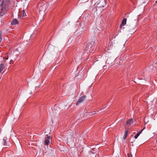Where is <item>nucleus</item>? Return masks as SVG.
I'll return each instance as SVG.
<instances>
[{"label": "nucleus", "mask_w": 157, "mask_h": 157, "mask_svg": "<svg viewBox=\"0 0 157 157\" xmlns=\"http://www.w3.org/2000/svg\"><path fill=\"white\" fill-rule=\"evenodd\" d=\"M2 40V32H0V43H1Z\"/></svg>", "instance_id": "obj_15"}, {"label": "nucleus", "mask_w": 157, "mask_h": 157, "mask_svg": "<svg viewBox=\"0 0 157 157\" xmlns=\"http://www.w3.org/2000/svg\"><path fill=\"white\" fill-rule=\"evenodd\" d=\"M4 65L3 63L0 64V73L2 72L3 69Z\"/></svg>", "instance_id": "obj_13"}, {"label": "nucleus", "mask_w": 157, "mask_h": 157, "mask_svg": "<svg viewBox=\"0 0 157 157\" xmlns=\"http://www.w3.org/2000/svg\"><path fill=\"white\" fill-rule=\"evenodd\" d=\"M128 130H126L124 133V135L123 137L124 139H125L127 136L128 133Z\"/></svg>", "instance_id": "obj_11"}, {"label": "nucleus", "mask_w": 157, "mask_h": 157, "mask_svg": "<svg viewBox=\"0 0 157 157\" xmlns=\"http://www.w3.org/2000/svg\"><path fill=\"white\" fill-rule=\"evenodd\" d=\"M91 113H92V114H96V111H94L93 112H92Z\"/></svg>", "instance_id": "obj_18"}, {"label": "nucleus", "mask_w": 157, "mask_h": 157, "mask_svg": "<svg viewBox=\"0 0 157 157\" xmlns=\"http://www.w3.org/2000/svg\"><path fill=\"white\" fill-rule=\"evenodd\" d=\"M13 63V60L11 59L10 62V64H12Z\"/></svg>", "instance_id": "obj_17"}, {"label": "nucleus", "mask_w": 157, "mask_h": 157, "mask_svg": "<svg viewBox=\"0 0 157 157\" xmlns=\"http://www.w3.org/2000/svg\"><path fill=\"white\" fill-rule=\"evenodd\" d=\"M89 115H92L93 114H92V113H89Z\"/></svg>", "instance_id": "obj_21"}, {"label": "nucleus", "mask_w": 157, "mask_h": 157, "mask_svg": "<svg viewBox=\"0 0 157 157\" xmlns=\"http://www.w3.org/2000/svg\"><path fill=\"white\" fill-rule=\"evenodd\" d=\"M10 2L6 0H3L0 4V17L3 16L6 13V11L9 10L10 7Z\"/></svg>", "instance_id": "obj_1"}, {"label": "nucleus", "mask_w": 157, "mask_h": 157, "mask_svg": "<svg viewBox=\"0 0 157 157\" xmlns=\"http://www.w3.org/2000/svg\"><path fill=\"white\" fill-rule=\"evenodd\" d=\"M45 140L44 141V143L45 144L48 145L50 144V140H51L52 138L50 136H49L48 135H47L45 137Z\"/></svg>", "instance_id": "obj_4"}, {"label": "nucleus", "mask_w": 157, "mask_h": 157, "mask_svg": "<svg viewBox=\"0 0 157 157\" xmlns=\"http://www.w3.org/2000/svg\"><path fill=\"white\" fill-rule=\"evenodd\" d=\"M48 7V5L47 4H44L41 6L40 7V10L45 12L47 9Z\"/></svg>", "instance_id": "obj_6"}, {"label": "nucleus", "mask_w": 157, "mask_h": 157, "mask_svg": "<svg viewBox=\"0 0 157 157\" xmlns=\"http://www.w3.org/2000/svg\"><path fill=\"white\" fill-rule=\"evenodd\" d=\"M86 95H83L81 97H80L78 99V101L76 103V105H79L80 103H82L83 101L85 100V99L86 98Z\"/></svg>", "instance_id": "obj_5"}, {"label": "nucleus", "mask_w": 157, "mask_h": 157, "mask_svg": "<svg viewBox=\"0 0 157 157\" xmlns=\"http://www.w3.org/2000/svg\"><path fill=\"white\" fill-rule=\"evenodd\" d=\"M143 131V130H142L141 131L137 133L136 135L134 136V138L135 139H136L137 138V137L140 135V134Z\"/></svg>", "instance_id": "obj_12"}, {"label": "nucleus", "mask_w": 157, "mask_h": 157, "mask_svg": "<svg viewBox=\"0 0 157 157\" xmlns=\"http://www.w3.org/2000/svg\"><path fill=\"white\" fill-rule=\"evenodd\" d=\"M128 157H132V155H131V154H130V155H129V154H128Z\"/></svg>", "instance_id": "obj_20"}, {"label": "nucleus", "mask_w": 157, "mask_h": 157, "mask_svg": "<svg viewBox=\"0 0 157 157\" xmlns=\"http://www.w3.org/2000/svg\"><path fill=\"white\" fill-rule=\"evenodd\" d=\"M7 139L6 137H4L3 139V143L4 145L5 146H8L7 144V143L6 141Z\"/></svg>", "instance_id": "obj_9"}, {"label": "nucleus", "mask_w": 157, "mask_h": 157, "mask_svg": "<svg viewBox=\"0 0 157 157\" xmlns=\"http://www.w3.org/2000/svg\"><path fill=\"white\" fill-rule=\"evenodd\" d=\"M5 59H6V60L8 59V56L7 57H4Z\"/></svg>", "instance_id": "obj_19"}, {"label": "nucleus", "mask_w": 157, "mask_h": 157, "mask_svg": "<svg viewBox=\"0 0 157 157\" xmlns=\"http://www.w3.org/2000/svg\"><path fill=\"white\" fill-rule=\"evenodd\" d=\"M94 49V45L90 43H89L86 47V51L89 52H92Z\"/></svg>", "instance_id": "obj_3"}, {"label": "nucleus", "mask_w": 157, "mask_h": 157, "mask_svg": "<svg viewBox=\"0 0 157 157\" xmlns=\"http://www.w3.org/2000/svg\"><path fill=\"white\" fill-rule=\"evenodd\" d=\"M106 4L105 0H99V2L97 4V7L94 8L92 10L93 12L97 11L99 8H102Z\"/></svg>", "instance_id": "obj_2"}, {"label": "nucleus", "mask_w": 157, "mask_h": 157, "mask_svg": "<svg viewBox=\"0 0 157 157\" xmlns=\"http://www.w3.org/2000/svg\"><path fill=\"white\" fill-rule=\"evenodd\" d=\"M145 127H144V128H143L142 130H143L144 129H145Z\"/></svg>", "instance_id": "obj_22"}, {"label": "nucleus", "mask_w": 157, "mask_h": 157, "mask_svg": "<svg viewBox=\"0 0 157 157\" xmlns=\"http://www.w3.org/2000/svg\"><path fill=\"white\" fill-rule=\"evenodd\" d=\"M126 20H127V19L126 18H124L123 19V20L122 21L121 24L120 26V28L121 27V26L122 25H124L126 24Z\"/></svg>", "instance_id": "obj_10"}, {"label": "nucleus", "mask_w": 157, "mask_h": 157, "mask_svg": "<svg viewBox=\"0 0 157 157\" xmlns=\"http://www.w3.org/2000/svg\"><path fill=\"white\" fill-rule=\"evenodd\" d=\"M19 23V21L16 18H14L13 19L12 21L11 22V24L12 25H14L16 24H18Z\"/></svg>", "instance_id": "obj_8"}, {"label": "nucleus", "mask_w": 157, "mask_h": 157, "mask_svg": "<svg viewBox=\"0 0 157 157\" xmlns=\"http://www.w3.org/2000/svg\"><path fill=\"white\" fill-rule=\"evenodd\" d=\"M133 123V120L131 118L128 120L126 122V125H130Z\"/></svg>", "instance_id": "obj_7"}, {"label": "nucleus", "mask_w": 157, "mask_h": 157, "mask_svg": "<svg viewBox=\"0 0 157 157\" xmlns=\"http://www.w3.org/2000/svg\"><path fill=\"white\" fill-rule=\"evenodd\" d=\"M75 59H76V60H77V59H78V60H79V59H81V57H79V58L78 59V57H77V56H76L75 58Z\"/></svg>", "instance_id": "obj_16"}, {"label": "nucleus", "mask_w": 157, "mask_h": 157, "mask_svg": "<svg viewBox=\"0 0 157 157\" xmlns=\"http://www.w3.org/2000/svg\"><path fill=\"white\" fill-rule=\"evenodd\" d=\"M22 13L23 17H25L26 15L24 10H22Z\"/></svg>", "instance_id": "obj_14"}]
</instances>
